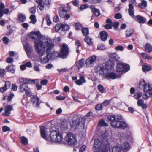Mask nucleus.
I'll use <instances>...</instances> for the list:
<instances>
[{"instance_id":"4","label":"nucleus","mask_w":152,"mask_h":152,"mask_svg":"<svg viewBox=\"0 0 152 152\" xmlns=\"http://www.w3.org/2000/svg\"><path fill=\"white\" fill-rule=\"evenodd\" d=\"M107 119L111 121V125L113 127L124 129L128 126L125 122L121 121L122 117L121 114L109 115L107 117Z\"/></svg>"},{"instance_id":"17","label":"nucleus","mask_w":152,"mask_h":152,"mask_svg":"<svg viewBox=\"0 0 152 152\" xmlns=\"http://www.w3.org/2000/svg\"><path fill=\"white\" fill-rule=\"evenodd\" d=\"M31 99L33 103V105L34 107H36L38 106L39 104V98L36 96H32Z\"/></svg>"},{"instance_id":"8","label":"nucleus","mask_w":152,"mask_h":152,"mask_svg":"<svg viewBox=\"0 0 152 152\" xmlns=\"http://www.w3.org/2000/svg\"><path fill=\"white\" fill-rule=\"evenodd\" d=\"M37 53L40 55V59L41 62L43 63L48 62L49 60L52 58V55L48 51L46 50V53H40L37 52V50H35Z\"/></svg>"},{"instance_id":"30","label":"nucleus","mask_w":152,"mask_h":152,"mask_svg":"<svg viewBox=\"0 0 152 152\" xmlns=\"http://www.w3.org/2000/svg\"><path fill=\"white\" fill-rule=\"evenodd\" d=\"M134 31L132 29H127L125 32L126 37L128 38L131 36L134 33Z\"/></svg>"},{"instance_id":"23","label":"nucleus","mask_w":152,"mask_h":152,"mask_svg":"<svg viewBox=\"0 0 152 152\" xmlns=\"http://www.w3.org/2000/svg\"><path fill=\"white\" fill-rule=\"evenodd\" d=\"M80 123V119L77 118L76 120L73 121L71 126L72 127L74 128V129H76L79 126Z\"/></svg>"},{"instance_id":"1","label":"nucleus","mask_w":152,"mask_h":152,"mask_svg":"<svg viewBox=\"0 0 152 152\" xmlns=\"http://www.w3.org/2000/svg\"><path fill=\"white\" fill-rule=\"evenodd\" d=\"M122 152L121 147L117 146L110 148L109 143L107 141L96 139L94 140L93 151L94 152Z\"/></svg>"},{"instance_id":"42","label":"nucleus","mask_w":152,"mask_h":152,"mask_svg":"<svg viewBox=\"0 0 152 152\" xmlns=\"http://www.w3.org/2000/svg\"><path fill=\"white\" fill-rule=\"evenodd\" d=\"M141 55L143 58L148 60H151L152 59V57L148 56L146 54L144 53H141Z\"/></svg>"},{"instance_id":"11","label":"nucleus","mask_w":152,"mask_h":152,"mask_svg":"<svg viewBox=\"0 0 152 152\" xmlns=\"http://www.w3.org/2000/svg\"><path fill=\"white\" fill-rule=\"evenodd\" d=\"M116 69L118 72H126L130 69V66L127 64L118 63H117Z\"/></svg>"},{"instance_id":"50","label":"nucleus","mask_w":152,"mask_h":152,"mask_svg":"<svg viewBox=\"0 0 152 152\" xmlns=\"http://www.w3.org/2000/svg\"><path fill=\"white\" fill-rule=\"evenodd\" d=\"M103 107V106L102 104H98L96 105L95 107V109L97 110H101Z\"/></svg>"},{"instance_id":"28","label":"nucleus","mask_w":152,"mask_h":152,"mask_svg":"<svg viewBox=\"0 0 152 152\" xmlns=\"http://www.w3.org/2000/svg\"><path fill=\"white\" fill-rule=\"evenodd\" d=\"M67 11L65 10L64 7H61L59 10V13L61 17L64 18L65 15L66 14Z\"/></svg>"},{"instance_id":"6","label":"nucleus","mask_w":152,"mask_h":152,"mask_svg":"<svg viewBox=\"0 0 152 152\" xmlns=\"http://www.w3.org/2000/svg\"><path fill=\"white\" fill-rule=\"evenodd\" d=\"M44 46V48H42L38 52L40 53H46V50H47L49 52L51 55H52V58H55L58 56H59V53L55 51L52 52L51 51V49L54 46V44L52 40L51 39Z\"/></svg>"},{"instance_id":"26","label":"nucleus","mask_w":152,"mask_h":152,"mask_svg":"<svg viewBox=\"0 0 152 152\" xmlns=\"http://www.w3.org/2000/svg\"><path fill=\"white\" fill-rule=\"evenodd\" d=\"M84 41L89 46L93 45V42L92 39L88 36H86L84 39Z\"/></svg>"},{"instance_id":"24","label":"nucleus","mask_w":152,"mask_h":152,"mask_svg":"<svg viewBox=\"0 0 152 152\" xmlns=\"http://www.w3.org/2000/svg\"><path fill=\"white\" fill-rule=\"evenodd\" d=\"M90 7L91 11L94 13L96 16L97 17L100 15V13L99 11L97 9L95 8L94 6L91 5Z\"/></svg>"},{"instance_id":"55","label":"nucleus","mask_w":152,"mask_h":152,"mask_svg":"<svg viewBox=\"0 0 152 152\" xmlns=\"http://www.w3.org/2000/svg\"><path fill=\"white\" fill-rule=\"evenodd\" d=\"M27 82L28 83H37L38 82L37 79L28 80H27Z\"/></svg>"},{"instance_id":"14","label":"nucleus","mask_w":152,"mask_h":152,"mask_svg":"<svg viewBox=\"0 0 152 152\" xmlns=\"http://www.w3.org/2000/svg\"><path fill=\"white\" fill-rule=\"evenodd\" d=\"M122 152H127L130 148V144L127 142H124L120 145Z\"/></svg>"},{"instance_id":"39","label":"nucleus","mask_w":152,"mask_h":152,"mask_svg":"<svg viewBox=\"0 0 152 152\" xmlns=\"http://www.w3.org/2000/svg\"><path fill=\"white\" fill-rule=\"evenodd\" d=\"M29 18L31 20V23L33 24H35L37 22V20L36 19V16L34 15H31Z\"/></svg>"},{"instance_id":"27","label":"nucleus","mask_w":152,"mask_h":152,"mask_svg":"<svg viewBox=\"0 0 152 152\" xmlns=\"http://www.w3.org/2000/svg\"><path fill=\"white\" fill-rule=\"evenodd\" d=\"M12 110V107L11 105H8L5 108V115L8 116L11 113V111Z\"/></svg>"},{"instance_id":"58","label":"nucleus","mask_w":152,"mask_h":152,"mask_svg":"<svg viewBox=\"0 0 152 152\" xmlns=\"http://www.w3.org/2000/svg\"><path fill=\"white\" fill-rule=\"evenodd\" d=\"M88 5L87 4L83 5L80 6L79 7L80 10H83L86 8H88Z\"/></svg>"},{"instance_id":"9","label":"nucleus","mask_w":152,"mask_h":152,"mask_svg":"<svg viewBox=\"0 0 152 152\" xmlns=\"http://www.w3.org/2000/svg\"><path fill=\"white\" fill-rule=\"evenodd\" d=\"M64 140L70 145H75L77 142L76 136L72 133L67 134Z\"/></svg>"},{"instance_id":"38","label":"nucleus","mask_w":152,"mask_h":152,"mask_svg":"<svg viewBox=\"0 0 152 152\" xmlns=\"http://www.w3.org/2000/svg\"><path fill=\"white\" fill-rule=\"evenodd\" d=\"M51 4V0H45L44 1V5H46L48 8L50 7Z\"/></svg>"},{"instance_id":"46","label":"nucleus","mask_w":152,"mask_h":152,"mask_svg":"<svg viewBox=\"0 0 152 152\" xmlns=\"http://www.w3.org/2000/svg\"><path fill=\"white\" fill-rule=\"evenodd\" d=\"M97 88L101 93H103L104 92L105 89L102 85H98Z\"/></svg>"},{"instance_id":"52","label":"nucleus","mask_w":152,"mask_h":152,"mask_svg":"<svg viewBox=\"0 0 152 152\" xmlns=\"http://www.w3.org/2000/svg\"><path fill=\"white\" fill-rule=\"evenodd\" d=\"M97 48L98 50H103L105 49L106 48L104 45L101 44L98 46Z\"/></svg>"},{"instance_id":"15","label":"nucleus","mask_w":152,"mask_h":152,"mask_svg":"<svg viewBox=\"0 0 152 152\" xmlns=\"http://www.w3.org/2000/svg\"><path fill=\"white\" fill-rule=\"evenodd\" d=\"M104 76L105 77L108 79H114L120 77L121 75H117L113 72H110L106 73L105 74Z\"/></svg>"},{"instance_id":"63","label":"nucleus","mask_w":152,"mask_h":152,"mask_svg":"<svg viewBox=\"0 0 152 152\" xmlns=\"http://www.w3.org/2000/svg\"><path fill=\"white\" fill-rule=\"evenodd\" d=\"M13 61V59L10 57H8L6 60V62L8 63H11Z\"/></svg>"},{"instance_id":"21","label":"nucleus","mask_w":152,"mask_h":152,"mask_svg":"<svg viewBox=\"0 0 152 152\" xmlns=\"http://www.w3.org/2000/svg\"><path fill=\"white\" fill-rule=\"evenodd\" d=\"M28 88L27 84L26 82L21 83L20 86V92L25 91Z\"/></svg>"},{"instance_id":"51","label":"nucleus","mask_w":152,"mask_h":152,"mask_svg":"<svg viewBox=\"0 0 152 152\" xmlns=\"http://www.w3.org/2000/svg\"><path fill=\"white\" fill-rule=\"evenodd\" d=\"M26 94L28 97H30L32 95V93L31 89L28 88L26 91H25Z\"/></svg>"},{"instance_id":"57","label":"nucleus","mask_w":152,"mask_h":152,"mask_svg":"<svg viewBox=\"0 0 152 152\" xmlns=\"http://www.w3.org/2000/svg\"><path fill=\"white\" fill-rule=\"evenodd\" d=\"M11 83L10 82L7 81L5 82L4 86L7 89H9L11 86Z\"/></svg>"},{"instance_id":"25","label":"nucleus","mask_w":152,"mask_h":152,"mask_svg":"<svg viewBox=\"0 0 152 152\" xmlns=\"http://www.w3.org/2000/svg\"><path fill=\"white\" fill-rule=\"evenodd\" d=\"M85 60L81 59L78 61L76 63V66L78 69H79L85 65Z\"/></svg>"},{"instance_id":"18","label":"nucleus","mask_w":152,"mask_h":152,"mask_svg":"<svg viewBox=\"0 0 152 152\" xmlns=\"http://www.w3.org/2000/svg\"><path fill=\"white\" fill-rule=\"evenodd\" d=\"M114 63L112 61L110 60L106 64L105 66V69L107 70L112 69L114 66Z\"/></svg>"},{"instance_id":"29","label":"nucleus","mask_w":152,"mask_h":152,"mask_svg":"<svg viewBox=\"0 0 152 152\" xmlns=\"http://www.w3.org/2000/svg\"><path fill=\"white\" fill-rule=\"evenodd\" d=\"M36 2L38 4L39 7V9L41 11H42L44 9V5L43 4V1L42 0H36Z\"/></svg>"},{"instance_id":"59","label":"nucleus","mask_w":152,"mask_h":152,"mask_svg":"<svg viewBox=\"0 0 152 152\" xmlns=\"http://www.w3.org/2000/svg\"><path fill=\"white\" fill-rule=\"evenodd\" d=\"M29 12L31 14H35L36 12V7H31L29 10Z\"/></svg>"},{"instance_id":"3","label":"nucleus","mask_w":152,"mask_h":152,"mask_svg":"<svg viewBox=\"0 0 152 152\" xmlns=\"http://www.w3.org/2000/svg\"><path fill=\"white\" fill-rule=\"evenodd\" d=\"M40 132L42 137L48 142H60L63 139L62 135L59 132L56 131H51L50 137H47L46 133V129L44 126H41Z\"/></svg>"},{"instance_id":"32","label":"nucleus","mask_w":152,"mask_h":152,"mask_svg":"<svg viewBox=\"0 0 152 152\" xmlns=\"http://www.w3.org/2000/svg\"><path fill=\"white\" fill-rule=\"evenodd\" d=\"M9 10L8 9L6 8L4 10H0V18H1L3 16V14L7 15L9 13Z\"/></svg>"},{"instance_id":"40","label":"nucleus","mask_w":152,"mask_h":152,"mask_svg":"<svg viewBox=\"0 0 152 152\" xmlns=\"http://www.w3.org/2000/svg\"><path fill=\"white\" fill-rule=\"evenodd\" d=\"M119 23L118 22H113L111 23L112 27H113L115 30H117L119 29Z\"/></svg>"},{"instance_id":"12","label":"nucleus","mask_w":152,"mask_h":152,"mask_svg":"<svg viewBox=\"0 0 152 152\" xmlns=\"http://www.w3.org/2000/svg\"><path fill=\"white\" fill-rule=\"evenodd\" d=\"M104 65L102 64H99L95 68V72L100 75H103L104 74Z\"/></svg>"},{"instance_id":"31","label":"nucleus","mask_w":152,"mask_h":152,"mask_svg":"<svg viewBox=\"0 0 152 152\" xmlns=\"http://www.w3.org/2000/svg\"><path fill=\"white\" fill-rule=\"evenodd\" d=\"M139 6L142 9H145L147 6L146 1L145 0H142L141 2L138 4Z\"/></svg>"},{"instance_id":"60","label":"nucleus","mask_w":152,"mask_h":152,"mask_svg":"<svg viewBox=\"0 0 152 152\" xmlns=\"http://www.w3.org/2000/svg\"><path fill=\"white\" fill-rule=\"evenodd\" d=\"M48 83V80L46 79L42 80L40 82L42 86L46 85Z\"/></svg>"},{"instance_id":"64","label":"nucleus","mask_w":152,"mask_h":152,"mask_svg":"<svg viewBox=\"0 0 152 152\" xmlns=\"http://www.w3.org/2000/svg\"><path fill=\"white\" fill-rule=\"evenodd\" d=\"M2 130L3 132H5L9 131L10 128L6 126H4L2 127Z\"/></svg>"},{"instance_id":"35","label":"nucleus","mask_w":152,"mask_h":152,"mask_svg":"<svg viewBox=\"0 0 152 152\" xmlns=\"http://www.w3.org/2000/svg\"><path fill=\"white\" fill-rule=\"evenodd\" d=\"M82 32L83 35L85 36H87L89 33V29L87 28H82Z\"/></svg>"},{"instance_id":"44","label":"nucleus","mask_w":152,"mask_h":152,"mask_svg":"<svg viewBox=\"0 0 152 152\" xmlns=\"http://www.w3.org/2000/svg\"><path fill=\"white\" fill-rule=\"evenodd\" d=\"M98 125L99 126H107V124L106 123L104 120L102 119L99 121Z\"/></svg>"},{"instance_id":"53","label":"nucleus","mask_w":152,"mask_h":152,"mask_svg":"<svg viewBox=\"0 0 152 152\" xmlns=\"http://www.w3.org/2000/svg\"><path fill=\"white\" fill-rule=\"evenodd\" d=\"M2 40L4 43L5 44H8L10 42V39L6 37H4L2 39Z\"/></svg>"},{"instance_id":"49","label":"nucleus","mask_w":152,"mask_h":152,"mask_svg":"<svg viewBox=\"0 0 152 152\" xmlns=\"http://www.w3.org/2000/svg\"><path fill=\"white\" fill-rule=\"evenodd\" d=\"M124 49V47L121 45H118L115 47V50H116L123 51Z\"/></svg>"},{"instance_id":"48","label":"nucleus","mask_w":152,"mask_h":152,"mask_svg":"<svg viewBox=\"0 0 152 152\" xmlns=\"http://www.w3.org/2000/svg\"><path fill=\"white\" fill-rule=\"evenodd\" d=\"M6 74V72L4 69H0V77L4 76Z\"/></svg>"},{"instance_id":"13","label":"nucleus","mask_w":152,"mask_h":152,"mask_svg":"<svg viewBox=\"0 0 152 152\" xmlns=\"http://www.w3.org/2000/svg\"><path fill=\"white\" fill-rule=\"evenodd\" d=\"M56 32H60V31H67L69 28L68 26L64 25H56L55 27Z\"/></svg>"},{"instance_id":"37","label":"nucleus","mask_w":152,"mask_h":152,"mask_svg":"<svg viewBox=\"0 0 152 152\" xmlns=\"http://www.w3.org/2000/svg\"><path fill=\"white\" fill-rule=\"evenodd\" d=\"M20 139L21 142L23 144L26 145L28 143V139L25 137L22 136L20 137Z\"/></svg>"},{"instance_id":"16","label":"nucleus","mask_w":152,"mask_h":152,"mask_svg":"<svg viewBox=\"0 0 152 152\" xmlns=\"http://www.w3.org/2000/svg\"><path fill=\"white\" fill-rule=\"evenodd\" d=\"M96 56L93 55L89 57L86 61V65L89 66L96 61Z\"/></svg>"},{"instance_id":"10","label":"nucleus","mask_w":152,"mask_h":152,"mask_svg":"<svg viewBox=\"0 0 152 152\" xmlns=\"http://www.w3.org/2000/svg\"><path fill=\"white\" fill-rule=\"evenodd\" d=\"M61 51L59 54V56L64 59L68 56L69 51V48L67 45L64 44L60 46Z\"/></svg>"},{"instance_id":"7","label":"nucleus","mask_w":152,"mask_h":152,"mask_svg":"<svg viewBox=\"0 0 152 152\" xmlns=\"http://www.w3.org/2000/svg\"><path fill=\"white\" fill-rule=\"evenodd\" d=\"M129 15L139 23H144L146 21V19L143 16L138 15L134 18V6L131 3L129 4V8L128 10Z\"/></svg>"},{"instance_id":"43","label":"nucleus","mask_w":152,"mask_h":152,"mask_svg":"<svg viewBox=\"0 0 152 152\" xmlns=\"http://www.w3.org/2000/svg\"><path fill=\"white\" fill-rule=\"evenodd\" d=\"M142 69L143 71L144 72H147L151 70V69L149 66L145 65L142 66Z\"/></svg>"},{"instance_id":"47","label":"nucleus","mask_w":152,"mask_h":152,"mask_svg":"<svg viewBox=\"0 0 152 152\" xmlns=\"http://www.w3.org/2000/svg\"><path fill=\"white\" fill-rule=\"evenodd\" d=\"M25 51L28 55L30 53L31 51V48L29 45L28 44H26V45Z\"/></svg>"},{"instance_id":"54","label":"nucleus","mask_w":152,"mask_h":152,"mask_svg":"<svg viewBox=\"0 0 152 152\" xmlns=\"http://www.w3.org/2000/svg\"><path fill=\"white\" fill-rule=\"evenodd\" d=\"M45 19L47 21V24L48 25L50 26L51 24V22L50 20L49 16L47 15L46 16Z\"/></svg>"},{"instance_id":"34","label":"nucleus","mask_w":152,"mask_h":152,"mask_svg":"<svg viewBox=\"0 0 152 152\" xmlns=\"http://www.w3.org/2000/svg\"><path fill=\"white\" fill-rule=\"evenodd\" d=\"M18 18L20 22H23L25 21L26 17L25 15L20 13L18 16Z\"/></svg>"},{"instance_id":"62","label":"nucleus","mask_w":152,"mask_h":152,"mask_svg":"<svg viewBox=\"0 0 152 152\" xmlns=\"http://www.w3.org/2000/svg\"><path fill=\"white\" fill-rule=\"evenodd\" d=\"M137 101V104L138 106H141L144 103V100H143L142 99H138Z\"/></svg>"},{"instance_id":"61","label":"nucleus","mask_w":152,"mask_h":152,"mask_svg":"<svg viewBox=\"0 0 152 152\" xmlns=\"http://www.w3.org/2000/svg\"><path fill=\"white\" fill-rule=\"evenodd\" d=\"M122 15L120 13L116 14L114 16V18L116 19H120L122 18Z\"/></svg>"},{"instance_id":"5","label":"nucleus","mask_w":152,"mask_h":152,"mask_svg":"<svg viewBox=\"0 0 152 152\" xmlns=\"http://www.w3.org/2000/svg\"><path fill=\"white\" fill-rule=\"evenodd\" d=\"M139 88L143 89L145 93L142 96L143 99H145L152 96V87H151L149 84L146 83L143 79L140 80L139 84Z\"/></svg>"},{"instance_id":"56","label":"nucleus","mask_w":152,"mask_h":152,"mask_svg":"<svg viewBox=\"0 0 152 152\" xmlns=\"http://www.w3.org/2000/svg\"><path fill=\"white\" fill-rule=\"evenodd\" d=\"M110 102L109 100H105L102 104L104 107L108 105Z\"/></svg>"},{"instance_id":"33","label":"nucleus","mask_w":152,"mask_h":152,"mask_svg":"<svg viewBox=\"0 0 152 152\" xmlns=\"http://www.w3.org/2000/svg\"><path fill=\"white\" fill-rule=\"evenodd\" d=\"M110 57L115 61H118L120 58L118 55L116 53H112L110 55Z\"/></svg>"},{"instance_id":"22","label":"nucleus","mask_w":152,"mask_h":152,"mask_svg":"<svg viewBox=\"0 0 152 152\" xmlns=\"http://www.w3.org/2000/svg\"><path fill=\"white\" fill-rule=\"evenodd\" d=\"M86 82V81L84 76L82 75L80 77L79 79L77 80L75 82L76 84L79 86L83 85V83Z\"/></svg>"},{"instance_id":"20","label":"nucleus","mask_w":152,"mask_h":152,"mask_svg":"<svg viewBox=\"0 0 152 152\" xmlns=\"http://www.w3.org/2000/svg\"><path fill=\"white\" fill-rule=\"evenodd\" d=\"M5 69L8 72L14 73L15 72V66L12 64L8 65L6 67Z\"/></svg>"},{"instance_id":"19","label":"nucleus","mask_w":152,"mask_h":152,"mask_svg":"<svg viewBox=\"0 0 152 152\" xmlns=\"http://www.w3.org/2000/svg\"><path fill=\"white\" fill-rule=\"evenodd\" d=\"M100 38L102 41H105L107 39L108 36V34L107 32L102 31L100 33Z\"/></svg>"},{"instance_id":"41","label":"nucleus","mask_w":152,"mask_h":152,"mask_svg":"<svg viewBox=\"0 0 152 152\" xmlns=\"http://www.w3.org/2000/svg\"><path fill=\"white\" fill-rule=\"evenodd\" d=\"M142 96V93L140 92H137L134 95V96L135 99L138 100Z\"/></svg>"},{"instance_id":"2","label":"nucleus","mask_w":152,"mask_h":152,"mask_svg":"<svg viewBox=\"0 0 152 152\" xmlns=\"http://www.w3.org/2000/svg\"><path fill=\"white\" fill-rule=\"evenodd\" d=\"M30 37L32 39L36 40L34 42V47L38 52L42 48H44V46L51 39L50 38L42 37L41 33L38 31L31 33Z\"/></svg>"},{"instance_id":"36","label":"nucleus","mask_w":152,"mask_h":152,"mask_svg":"<svg viewBox=\"0 0 152 152\" xmlns=\"http://www.w3.org/2000/svg\"><path fill=\"white\" fill-rule=\"evenodd\" d=\"M145 50L148 53L151 52L152 51V46L149 44H147L145 46Z\"/></svg>"},{"instance_id":"45","label":"nucleus","mask_w":152,"mask_h":152,"mask_svg":"<svg viewBox=\"0 0 152 152\" xmlns=\"http://www.w3.org/2000/svg\"><path fill=\"white\" fill-rule=\"evenodd\" d=\"M75 28L76 30H79L82 28V25L79 23H76L75 25Z\"/></svg>"}]
</instances>
